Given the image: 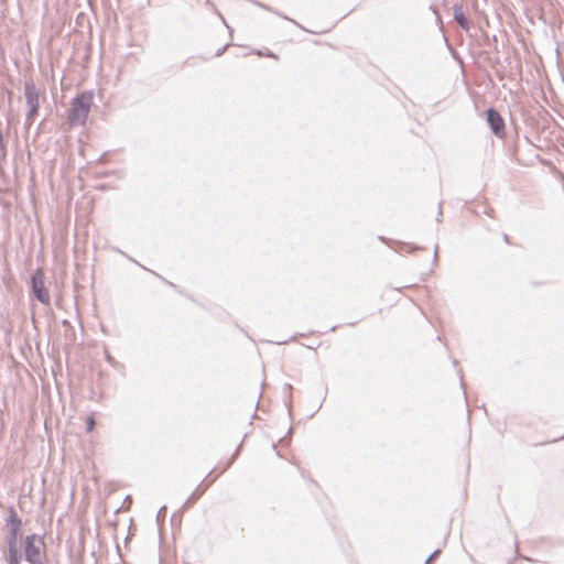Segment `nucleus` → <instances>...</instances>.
Segmentation results:
<instances>
[{
	"label": "nucleus",
	"instance_id": "f257e3e1",
	"mask_svg": "<svg viewBox=\"0 0 564 564\" xmlns=\"http://www.w3.org/2000/svg\"><path fill=\"white\" fill-rule=\"evenodd\" d=\"M94 101L93 91L77 94L70 104L68 121L72 127L84 126L87 121Z\"/></svg>",
	"mask_w": 564,
	"mask_h": 564
},
{
	"label": "nucleus",
	"instance_id": "f03ea898",
	"mask_svg": "<svg viewBox=\"0 0 564 564\" xmlns=\"http://www.w3.org/2000/svg\"><path fill=\"white\" fill-rule=\"evenodd\" d=\"M24 554L25 560L30 564L43 560L45 556V543L43 536L35 533L28 535L25 538Z\"/></svg>",
	"mask_w": 564,
	"mask_h": 564
},
{
	"label": "nucleus",
	"instance_id": "7ed1b4c3",
	"mask_svg": "<svg viewBox=\"0 0 564 564\" xmlns=\"http://www.w3.org/2000/svg\"><path fill=\"white\" fill-rule=\"evenodd\" d=\"M32 292L35 297L43 304H50V294L44 285V278L41 269L32 274Z\"/></svg>",
	"mask_w": 564,
	"mask_h": 564
},
{
	"label": "nucleus",
	"instance_id": "20e7f679",
	"mask_svg": "<svg viewBox=\"0 0 564 564\" xmlns=\"http://www.w3.org/2000/svg\"><path fill=\"white\" fill-rule=\"evenodd\" d=\"M486 119L495 135L499 138L505 135V120L496 109L489 108L486 112Z\"/></svg>",
	"mask_w": 564,
	"mask_h": 564
},
{
	"label": "nucleus",
	"instance_id": "39448f33",
	"mask_svg": "<svg viewBox=\"0 0 564 564\" xmlns=\"http://www.w3.org/2000/svg\"><path fill=\"white\" fill-rule=\"evenodd\" d=\"M24 96L29 108L39 107V90L32 79L24 84Z\"/></svg>",
	"mask_w": 564,
	"mask_h": 564
},
{
	"label": "nucleus",
	"instance_id": "423d86ee",
	"mask_svg": "<svg viewBox=\"0 0 564 564\" xmlns=\"http://www.w3.org/2000/svg\"><path fill=\"white\" fill-rule=\"evenodd\" d=\"M21 528H10L8 533V551L19 550L18 540Z\"/></svg>",
	"mask_w": 564,
	"mask_h": 564
},
{
	"label": "nucleus",
	"instance_id": "0eeeda50",
	"mask_svg": "<svg viewBox=\"0 0 564 564\" xmlns=\"http://www.w3.org/2000/svg\"><path fill=\"white\" fill-rule=\"evenodd\" d=\"M454 19L462 26L463 30H465V31L469 30V22L466 18L462 7H458V6L454 7Z\"/></svg>",
	"mask_w": 564,
	"mask_h": 564
},
{
	"label": "nucleus",
	"instance_id": "6e6552de",
	"mask_svg": "<svg viewBox=\"0 0 564 564\" xmlns=\"http://www.w3.org/2000/svg\"><path fill=\"white\" fill-rule=\"evenodd\" d=\"M7 523L10 524V528H21L22 520L18 517L13 507H10L8 510Z\"/></svg>",
	"mask_w": 564,
	"mask_h": 564
},
{
	"label": "nucleus",
	"instance_id": "1a4fd4ad",
	"mask_svg": "<svg viewBox=\"0 0 564 564\" xmlns=\"http://www.w3.org/2000/svg\"><path fill=\"white\" fill-rule=\"evenodd\" d=\"M9 564H20L22 554L19 550L8 551Z\"/></svg>",
	"mask_w": 564,
	"mask_h": 564
},
{
	"label": "nucleus",
	"instance_id": "9d476101",
	"mask_svg": "<svg viewBox=\"0 0 564 564\" xmlns=\"http://www.w3.org/2000/svg\"><path fill=\"white\" fill-rule=\"evenodd\" d=\"M39 107L29 108V111L25 117V124L31 126L33 123L34 117L37 115Z\"/></svg>",
	"mask_w": 564,
	"mask_h": 564
},
{
	"label": "nucleus",
	"instance_id": "9b49d317",
	"mask_svg": "<svg viewBox=\"0 0 564 564\" xmlns=\"http://www.w3.org/2000/svg\"><path fill=\"white\" fill-rule=\"evenodd\" d=\"M231 45L229 43L223 44L220 47H218L210 56H220L227 48H229Z\"/></svg>",
	"mask_w": 564,
	"mask_h": 564
},
{
	"label": "nucleus",
	"instance_id": "f8f14e48",
	"mask_svg": "<svg viewBox=\"0 0 564 564\" xmlns=\"http://www.w3.org/2000/svg\"><path fill=\"white\" fill-rule=\"evenodd\" d=\"M95 424H96L95 419L93 416H89L86 421V431L91 432L95 427Z\"/></svg>",
	"mask_w": 564,
	"mask_h": 564
},
{
	"label": "nucleus",
	"instance_id": "ddd939ff",
	"mask_svg": "<svg viewBox=\"0 0 564 564\" xmlns=\"http://www.w3.org/2000/svg\"><path fill=\"white\" fill-rule=\"evenodd\" d=\"M165 512H166V507H162V508L159 510V512H158V514H156V520H158V522H160V521H161V519H164V518H165Z\"/></svg>",
	"mask_w": 564,
	"mask_h": 564
},
{
	"label": "nucleus",
	"instance_id": "4468645a",
	"mask_svg": "<svg viewBox=\"0 0 564 564\" xmlns=\"http://www.w3.org/2000/svg\"><path fill=\"white\" fill-rule=\"evenodd\" d=\"M441 553V550H435L425 561V564H431V562Z\"/></svg>",
	"mask_w": 564,
	"mask_h": 564
},
{
	"label": "nucleus",
	"instance_id": "2eb2a0df",
	"mask_svg": "<svg viewBox=\"0 0 564 564\" xmlns=\"http://www.w3.org/2000/svg\"><path fill=\"white\" fill-rule=\"evenodd\" d=\"M257 54L258 55H267V56H270V57H274L275 58V55H273L271 52H262V51H257Z\"/></svg>",
	"mask_w": 564,
	"mask_h": 564
},
{
	"label": "nucleus",
	"instance_id": "dca6fc26",
	"mask_svg": "<svg viewBox=\"0 0 564 564\" xmlns=\"http://www.w3.org/2000/svg\"><path fill=\"white\" fill-rule=\"evenodd\" d=\"M192 499H196V494H195V492H194V494H192V496L189 497V499H188V500H192Z\"/></svg>",
	"mask_w": 564,
	"mask_h": 564
},
{
	"label": "nucleus",
	"instance_id": "f3484780",
	"mask_svg": "<svg viewBox=\"0 0 564 564\" xmlns=\"http://www.w3.org/2000/svg\"><path fill=\"white\" fill-rule=\"evenodd\" d=\"M436 254H437V247L435 248V251H434V261L436 260Z\"/></svg>",
	"mask_w": 564,
	"mask_h": 564
},
{
	"label": "nucleus",
	"instance_id": "a211bd4d",
	"mask_svg": "<svg viewBox=\"0 0 564 564\" xmlns=\"http://www.w3.org/2000/svg\"><path fill=\"white\" fill-rule=\"evenodd\" d=\"M2 140H3V135H2V132L0 131V144L2 143Z\"/></svg>",
	"mask_w": 564,
	"mask_h": 564
},
{
	"label": "nucleus",
	"instance_id": "6ab92c4d",
	"mask_svg": "<svg viewBox=\"0 0 564 564\" xmlns=\"http://www.w3.org/2000/svg\"><path fill=\"white\" fill-rule=\"evenodd\" d=\"M503 240L507 241V242L509 241V238H508L507 235H503Z\"/></svg>",
	"mask_w": 564,
	"mask_h": 564
},
{
	"label": "nucleus",
	"instance_id": "aec40b11",
	"mask_svg": "<svg viewBox=\"0 0 564 564\" xmlns=\"http://www.w3.org/2000/svg\"><path fill=\"white\" fill-rule=\"evenodd\" d=\"M32 564H44V563H43V560H41V561L34 562Z\"/></svg>",
	"mask_w": 564,
	"mask_h": 564
},
{
	"label": "nucleus",
	"instance_id": "412c9836",
	"mask_svg": "<svg viewBox=\"0 0 564 564\" xmlns=\"http://www.w3.org/2000/svg\"><path fill=\"white\" fill-rule=\"evenodd\" d=\"M444 41H445L446 45H448V43H447V36H444Z\"/></svg>",
	"mask_w": 564,
	"mask_h": 564
}]
</instances>
